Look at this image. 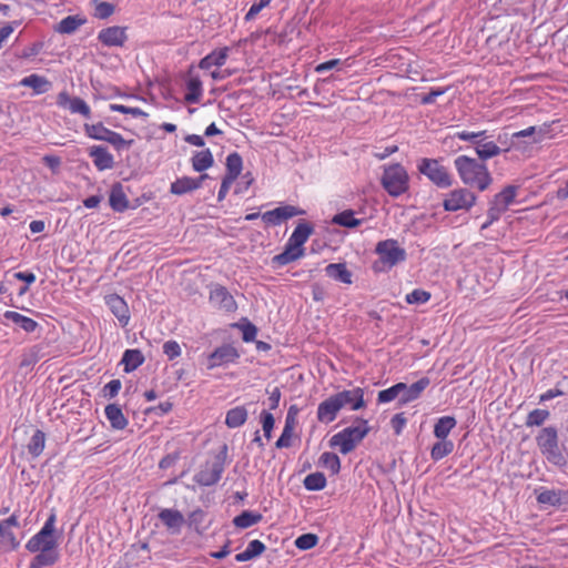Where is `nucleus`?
Wrapping results in <instances>:
<instances>
[{"instance_id": "nucleus-32", "label": "nucleus", "mask_w": 568, "mask_h": 568, "mask_svg": "<svg viewBox=\"0 0 568 568\" xmlns=\"http://www.w3.org/2000/svg\"><path fill=\"white\" fill-rule=\"evenodd\" d=\"M487 138L480 139L479 144L475 148L476 154L478 155V160L484 162L488 159L497 156L501 153L500 146L496 142L489 141L486 142Z\"/></svg>"}, {"instance_id": "nucleus-57", "label": "nucleus", "mask_w": 568, "mask_h": 568, "mask_svg": "<svg viewBox=\"0 0 568 568\" xmlns=\"http://www.w3.org/2000/svg\"><path fill=\"white\" fill-rule=\"evenodd\" d=\"M236 326L242 329V338L244 342L250 343L255 339L257 327L253 323L246 321L244 324H236Z\"/></svg>"}, {"instance_id": "nucleus-45", "label": "nucleus", "mask_w": 568, "mask_h": 568, "mask_svg": "<svg viewBox=\"0 0 568 568\" xmlns=\"http://www.w3.org/2000/svg\"><path fill=\"white\" fill-rule=\"evenodd\" d=\"M303 484L310 491L322 490L326 486V477L321 471L312 473L304 478Z\"/></svg>"}, {"instance_id": "nucleus-6", "label": "nucleus", "mask_w": 568, "mask_h": 568, "mask_svg": "<svg viewBox=\"0 0 568 568\" xmlns=\"http://www.w3.org/2000/svg\"><path fill=\"white\" fill-rule=\"evenodd\" d=\"M55 518V514L51 513L42 528L33 537L29 539V541L26 545V548L30 552H38L39 550H42L43 548L47 547L57 548L58 538L54 535Z\"/></svg>"}, {"instance_id": "nucleus-29", "label": "nucleus", "mask_w": 568, "mask_h": 568, "mask_svg": "<svg viewBox=\"0 0 568 568\" xmlns=\"http://www.w3.org/2000/svg\"><path fill=\"white\" fill-rule=\"evenodd\" d=\"M20 84L33 89L36 94L48 92L52 85L47 78L39 74H30L23 78Z\"/></svg>"}, {"instance_id": "nucleus-61", "label": "nucleus", "mask_w": 568, "mask_h": 568, "mask_svg": "<svg viewBox=\"0 0 568 568\" xmlns=\"http://www.w3.org/2000/svg\"><path fill=\"white\" fill-rule=\"evenodd\" d=\"M292 436H293V430L288 429V427L287 428H283L282 435L280 436V438L275 443V447L278 448V449L291 447V445H292Z\"/></svg>"}, {"instance_id": "nucleus-5", "label": "nucleus", "mask_w": 568, "mask_h": 568, "mask_svg": "<svg viewBox=\"0 0 568 568\" xmlns=\"http://www.w3.org/2000/svg\"><path fill=\"white\" fill-rule=\"evenodd\" d=\"M382 185L390 196L397 197L408 190V174L400 164L384 170Z\"/></svg>"}, {"instance_id": "nucleus-27", "label": "nucleus", "mask_w": 568, "mask_h": 568, "mask_svg": "<svg viewBox=\"0 0 568 568\" xmlns=\"http://www.w3.org/2000/svg\"><path fill=\"white\" fill-rule=\"evenodd\" d=\"M325 274L344 284L353 283V273L347 268L345 263H331L325 267Z\"/></svg>"}, {"instance_id": "nucleus-35", "label": "nucleus", "mask_w": 568, "mask_h": 568, "mask_svg": "<svg viewBox=\"0 0 568 568\" xmlns=\"http://www.w3.org/2000/svg\"><path fill=\"white\" fill-rule=\"evenodd\" d=\"M121 363L124 364V372L130 373L144 363V356L140 349H126Z\"/></svg>"}, {"instance_id": "nucleus-18", "label": "nucleus", "mask_w": 568, "mask_h": 568, "mask_svg": "<svg viewBox=\"0 0 568 568\" xmlns=\"http://www.w3.org/2000/svg\"><path fill=\"white\" fill-rule=\"evenodd\" d=\"M537 493V501L540 505H548L551 507H560L568 503V491L556 489H542Z\"/></svg>"}, {"instance_id": "nucleus-22", "label": "nucleus", "mask_w": 568, "mask_h": 568, "mask_svg": "<svg viewBox=\"0 0 568 568\" xmlns=\"http://www.w3.org/2000/svg\"><path fill=\"white\" fill-rule=\"evenodd\" d=\"M305 248H296L290 243H286L284 251L272 257L271 264L273 267H281L287 265L298 258L303 257Z\"/></svg>"}, {"instance_id": "nucleus-3", "label": "nucleus", "mask_w": 568, "mask_h": 568, "mask_svg": "<svg viewBox=\"0 0 568 568\" xmlns=\"http://www.w3.org/2000/svg\"><path fill=\"white\" fill-rule=\"evenodd\" d=\"M536 443L550 464L559 467L567 464V458L559 448L558 430L555 426L544 427L537 435Z\"/></svg>"}, {"instance_id": "nucleus-23", "label": "nucleus", "mask_w": 568, "mask_h": 568, "mask_svg": "<svg viewBox=\"0 0 568 568\" xmlns=\"http://www.w3.org/2000/svg\"><path fill=\"white\" fill-rule=\"evenodd\" d=\"M314 233L313 224L301 221L294 229L291 234L287 243L292 244L296 248H304V244L307 242L308 237Z\"/></svg>"}, {"instance_id": "nucleus-51", "label": "nucleus", "mask_w": 568, "mask_h": 568, "mask_svg": "<svg viewBox=\"0 0 568 568\" xmlns=\"http://www.w3.org/2000/svg\"><path fill=\"white\" fill-rule=\"evenodd\" d=\"M546 133V129L536 126H529L525 130L518 131L513 133V138H526V136H532V142H540L542 136Z\"/></svg>"}, {"instance_id": "nucleus-2", "label": "nucleus", "mask_w": 568, "mask_h": 568, "mask_svg": "<svg viewBox=\"0 0 568 568\" xmlns=\"http://www.w3.org/2000/svg\"><path fill=\"white\" fill-rule=\"evenodd\" d=\"M355 422L359 425L346 427L329 439V446L338 447L343 455L353 452L371 430L366 419L357 417Z\"/></svg>"}, {"instance_id": "nucleus-59", "label": "nucleus", "mask_w": 568, "mask_h": 568, "mask_svg": "<svg viewBox=\"0 0 568 568\" xmlns=\"http://www.w3.org/2000/svg\"><path fill=\"white\" fill-rule=\"evenodd\" d=\"M121 381L120 379H112L110 381L108 384L104 385L103 387V395L104 397H108V398H114L120 389H121Z\"/></svg>"}, {"instance_id": "nucleus-48", "label": "nucleus", "mask_w": 568, "mask_h": 568, "mask_svg": "<svg viewBox=\"0 0 568 568\" xmlns=\"http://www.w3.org/2000/svg\"><path fill=\"white\" fill-rule=\"evenodd\" d=\"M549 416L550 413L547 409H534L527 415L525 425L527 427L541 426L549 418Z\"/></svg>"}, {"instance_id": "nucleus-36", "label": "nucleus", "mask_w": 568, "mask_h": 568, "mask_svg": "<svg viewBox=\"0 0 568 568\" xmlns=\"http://www.w3.org/2000/svg\"><path fill=\"white\" fill-rule=\"evenodd\" d=\"M187 92L184 95L186 103H199L202 97V81L199 77H190L186 81Z\"/></svg>"}, {"instance_id": "nucleus-19", "label": "nucleus", "mask_w": 568, "mask_h": 568, "mask_svg": "<svg viewBox=\"0 0 568 568\" xmlns=\"http://www.w3.org/2000/svg\"><path fill=\"white\" fill-rule=\"evenodd\" d=\"M89 155L92 158L95 168L99 171L110 170L114 166L113 155L105 146L93 145L89 150Z\"/></svg>"}, {"instance_id": "nucleus-43", "label": "nucleus", "mask_w": 568, "mask_h": 568, "mask_svg": "<svg viewBox=\"0 0 568 568\" xmlns=\"http://www.w3.org/2000/svg\"><path fill=\"white\" fill-rule=\"evenodd\" d=\"M263 516L260 513H253L251 510H244L240 515L235 516L233 524L235 527L245 529L262 520Z\"/></svg>"}, {"instance_id": "nucleus-44", "label": "nucleus", "mask_w": 568, "mask_h": 568, "mask_svg": "<svg viewBox=\"0 0 568 568\" xmlns=\"http://www.w3.org/2000/svg\"><path fill=\"white\" fill-rule=\"evenodd\" d=\"M44 446H45V434L42 430L37 429L27 446L28 453L32 457H38L42 454Z\"/></svg>"}, {"instance_id": "nucleus-38", "label": "nucleus", "mask_w": 568, "mask_h": 568, "mask_svg": "<svg viewBox=\"0 0 568 568\" xmlns=\"http://www.w3.org/2000/svg\"><path fill=\"white\" fill-rule=\"evenodd\" d=\"M85 21L87 20L84 18H81L80 16H68L58 23L54 30L62 34H71L79 27L84 24Z\"/></svg>"}, {"instance_id": "nucleus-62", "label": "nucleus", "mask_w": 568, "mask_h": 568, "mask_svg": "<svg viewBox=\"0 0 568 568\" xmlns=\"http://www.w3.org/2000/svg\"><path fill=\"white\" fill-rule=\"evenodd\" d=\"M407 423L404 413L395 414L390 419L392 428L394 429L396 435H399Z\"/></svg>"}, {"instance_id": "nucleus-31", "label": "nucleus", "mask_w": 568, "mask_h": 568, "mask_svg": "<svg viewBox=\"0 0 568 568\" xmlns=\"http://www.w3.org/2000/svg\"><path fill=\"white\" fill-rule=\"evenodd\" d=\"M3 317L19 325L27 333L34 332L39 326V324L34 320L27 317L14 311H7L3 314Z\"/></svg>"}, {"instance_id": "nucleus-64", "label": "nucleus", "mask_w": 568, "mask_h": 568, "mask_svg": "<svg viewBox=\"0 0 568 568\" xmlns=\"http://www.w3.org/2000/svg\"><path fill=\"white\" fill-rule=\"evenodd\" d=\"M134 143V140H125L123 139V136L119 133L116 135V138L111 141V145L116 150V151H121V150H128L132 146V144Z\"/></svg>"}, {"instance_id": "nucleus-56", "label": "nucleus", "mask_w": 568, "mask_h": 568, "mask_svg": "<svg viewBox=\"0 0 568 568\" xmlns=\"http://www.w3.org/2000/svg\"><path fill=\"white\" fill-rule=\"evenodd\" d=\"M114 6L110 2L101 1L95 4L94 17L98 19H108L114 13Z\"/></svg>"}, {"instance_id": "nucleus-41", "label": "nucleus", "mask_w": 568, "mask_h": 568, "mask_svg": "<svg viewBox=\"0 0 568 568\" xmlns=\"http://www.w3.org/2000/svg\"><path fill=\"white\" fill-rule=\"evenodd\" d=\"M457 422L453 416H443L437 419L434 425V436L437 439L447 438L450 430L456 426Z\"/></svg>"}, {"instance_id": "nucleus-24", "label": "nucleus", "mask_w": 568, "mask_h": 568, "mask_svg": "<svg viewBox=\"0 0 568 568\" xmlns=\"http://www.w3.org/2000/svg\"><path fill=\"white\" fill-rule=\"evenodd\" d=\"M430 381L428 377H422L417 382L413 383L410 386L406 385V388L402 390L399 403L407 404L417 399L422 393L428 387Z\"/></svg>"}, {"instance_id": "nucleus-47", "label": "nucleus", "mask_w": 568, "mask_h": 568, "mask_svg": "<svg viewBox=\"0 0 568 568\" xmlns=\"http://www.w3.org/2000/svg\"><path fill=\"white\" fill-rule=\"evenodd\" d=\"M406 388L405 383H397L389 388L383 389L378 393L379 403H389L402 394V390Z\"/></svg>"}, {"instance_id": "nucleus-28", "label": "nucleus", "mask_w": 568, "mask_h": 568, "mask_svg": "<svg viewBox=\"0 0 568 568\" xmlns=\"http://www.w3.org/2000/svg\"><path fill=\"white\" fill-rule=\"evenodd\" d=\"M104 413L113 429L122 430L128 426L129 422L118 404L106 405Z\"/></svg>"}, {"instance_id": "nucleus-46", "label": "nucleus", "mask_w": 568, "mask_h": 568, "mask_svg": "<svg viewBox=\"0 0 568 568\" xmlns=\"http://www.w3.org/2000/svg\"><path fill=\"white\" fill-rule=\"evenodd\" d=\"M320 465L329 469L333 475H337L341 470V459L335 453H323L320 457Z\"/></svg>"}, {"instance_id": "nucleus-4", "label": "nucleus", "mask_w": 568, "mask_h": 568, "mask_svg": "<svg viewBox=\"0 0 568 568\" xmlns=\"http://www.w3.org/2000/svg\"><path fill=\"white\" fill-rule=\"evenodd\" d=\"M227 446L224 444L214 456L212 463H206L194 476V481L200 486H213L219 483L225 469Z\"/></svg>"}, {"instance_id": "nucleus-55", "label": "nucleus", "mask_w": 568, "mask_h": 568, "mask_svg": "<svg viewBox=\"0 0 568 568\" xmlns=\"http://www.w3.org/2000/svg\"><path fill=\"white\" fill-rule=\"evenodd\" d=\"M110 110L114 111V112H120L123 114H130L132 116L148 118V115H149L146 112H144L140 108H132V106H126L123 104H110Z\"/></svg>"}, {"instance_id": "nucleus-17", "label": "nucleus", "mask_w": 568, "mask_h": 568, "mask_svg": "<svg viewBox=\"0 0 568 568\" xmlns=\"http://www.w3.org/2000/svg\"><path fill=\"white\" fill-rule=\"evenodd\" d=\"M98 39L106 47H122L128 37L125 33V28L113 26L102 29L98 34Z\"/></svg>"}, {"instance_id": "nucleus-10", "label": "nucleus", "mask_w": 568, "mask_h": 568, "mask_svg": "<svg viewBox=\"0 0 568 568\" xmlns=\"http://www.w3.org/2000/svg\"><path fill=\"white\" fill-rule=\"evenodd\" d=\"M517 190L518 186L516 185H507L493 197L489 203L493 220H499L500 215L508 210L515 201Z\"/></svg>"}, {"instance_id": "nucleus-39", "label": "nucleus", "mask_w": 568, "mask_h": 568, "mask_svg": "<svg viewBox=\"0 0 568 568\" xmlns=\"http://www.w3.org/2000/svg\"><path fill=\"white\" fill-rule=\"evenodd\" d=\"M363 220L356 219L353 210H345L341 213H337L333 216L332 223L347 227L355 229L362 224Z\"/></svg>"}, {"instance_id": "nucleus-14", "label": "nucleus", "mask_w": 568, "mask_h": 568, "mask_svg": "<svg viewBox=\"0 0 568 568\" xmlns=\"http://www.w3.org/2000/svg\"><path fill=\"white\" fill-rule=\"evenodd\" d=\"M158 518L171 535H179L185 524L183 514L178 509L164 508L158 514Z\"/></svg>"}, {"instance_id": "nucleus-25", "label": "nucleus", "mask_w": 568, "mask_h": 568, "mask_svg": "<svg viewBox=\"0 0 568 568\" xmlns=\"http://www.w3.org/2000/svg\"><path fill=\"white\" fill-rule=\"evenodd\" d=\"M109 203L113 211L120 213L126 211L130 207L129 200L120 182H116L112 185L109 196Z\"/></svg>"}, {"instance_id": "nucleus-26", "label": "nucleus", "mask_w": 568, "mask_h": 568, "mask_svg": "<svg viewBox=\"0 0 568 568\" xmlns=\"http://www.w3.org/2000/svg\"><path fill=\"white\" fill-rule=\"evenodd\" d=\"M59 560V552L57 548H43L32 558L30 568H43L53 566Z\"/></svg>"}, {"instance_id": "nucleus-9", "label": "nucleus", "mask_w": 568, "mask_h": 568, "mask_svg": "<svg viewBox=\"0 0 568 568\" xmlns=\"http://www.w3.org/2000/svg\"><path fill=\"white\" fill-rule=\"evenodd\" d=\"M477 196L468 189H455L450 191L443 202L444 210L456 212L459 210L469 211L476 203Z\"/></svg>"}, {"instance_id": "nucleus-33", "label": "nucleus", "mask_w": 568, "mask_h": 568, "mask_svg": "<svg viewBox=\"0 0 568 568\" xmlns=\"http://www.w3.org/2000/svg\"><path fill=\"white\" fill-rule=\"evenodd\" d=\"M192 168L196 172H204L214 163V158L210 149L195 152L191 159Z\"/></svg>"}, {"instance_id": "nucleus-60", "label": "nucleus", "mask_w": 568, "mask_h": 568, "mask_svg": "<svg viewBox=\"0 0 568 568\" xmlns=\"http://www.w3.org/2000/svg\"><path fill=\"white\" fill-rule=\"evenodd\" d=\"M265 549H266V547H265V545L261 540L254 539V540L248 542V545H247L245 550L254 559V558L261 556L265 551Z\"/></svg>"}, {"instance_id": "nucleus-54", "label": "nucleus", "mask_w": 568, "mask_h": 568, "mask_svg": "<svg viewBox=\"0 0 568 568\" xmlns=\"http://www.w3.org/2000/svg\"><path fill=\"white\" fill-rule=\"evenodd\" d=\"M429 298L430 293L420 288H416L413 292L408 293L405 300L408 304H424L428 302Z\"/></svg>"}, {"instance_id": "nucleus-50", "label": "nucleus", "mask_w": 568, "mask_h": 568, "mask_svg": "<svg viewBox=\"0 0 568 568\" xmlns=\"http://www.w3.org/2000/svg\"><path fill=\"white\" fill-rule=\"evenodd\" d=\"M318 542V537L315 534H303L295 539L296 548L301 550H308L315 547Z\"/></svg>"}, {"instance_id": "nucleus-16", "label": "nucleus", "mask_w": 568, "mask_h": 568, "mask_svg": "<svg viewBox=\"0 0 568 568\" xmlns=\"http://www.w3.org/2000/svg\"><path fill=\"white\" fill-rule=\"evenodd\" d=\"M105 303L120 325L125 327L130 322V311L126 302L118 294H110L105 296Z\"/></svg>"}, {"instance_id": "nucleus-49", "label": "nucleus", "mask_w": 568, "mask_h": 568, "mask_svg": "<svg viewBox=\"0 0 568 568\" xmlns=\"http://www.w3.org/2000/svg\"><path fill=\"white\" fill-rule=\"evenodd\" d=\"M85 134L94 140L103 141L105 133H108L109 129L103 125L102 122H98L95 124H84Z\"/></svg>"}, {"instance_id": "nucleus-12", "label": "nucleus", "mask_w": 568, "mask_h": 568, "mask_svg": "<svg viewBox=\"0 0 568 568\" xmlns=\"http://www.w3.org/2000/svg\"><path fill=\"white\" fill-rule=\"evenodd\" d=\"M303 214H305L304 210L286 204L277 206L274 210L266 211L261 216L266 224L280 225L285 220Z\"/></svg>"}, {"instance_id": "nucleus-34", "label": "nucleus", "mask_w": 568, "mask_h": 568, "mask_svg": "<svg viewBox=\"0 0 568 568\" xmlns=\"http://www.w3.org/2000/svg\"><path fill=\"white\" fill-rule=\"evenodd\" d=\"M247 409L244 406H236L226 412L225 424L229 428H237L247 420Z\"/></svg>"}, {"instance_id": "nucleus-40", "label": "nucleus", "mask_w": 568, "mask_h": 568, "mask_svg": "<svg viewBox=\"0 0 568 568\" xmlns=\"http://www.w3.org/2000/svg\"><path fill=\"white\" fill-rule=\"evenodd\" d=\"M226 174L224 176L236 180L243 169L242 156L237 152H232L226 156Z\"/></svg>"}, {"instance_id": "nucleus-8", "label": "nucleus", "mask_w": 568, "mask_h": 568, "mask_svg": "<svg viewBox=\"0 0 568 568\" xmlns=\"http://www.w3.org/2000/svg\"><path fill=\"white\" fill-rule=\"evenodd\" d=\"M375 252L379 255V262L388 268L404 262L407 257L406 251L393 239L378 242Z\"/></svg>"}, {"instance_id": "nucleus-20", "label": "nucleus", "mask_w": 568, "mask_h": 568, "mask_svg": "<svg viewBox=\"0 0 568 568\" xmlns=\"http://www.w3.org/2000/svg\"><path fill=\"white\" fill-rule=\"evenodd\" d=\"M210 300L226 312H233L236 310V302L234 297L224 286H215L210 293Z\"/></svg>"}, {"instance_id": "nucleus-63", "label": "nucleus", "mask_w": 568, "mask_h": 568, "mask_svg": "<svg viewBox=\"0 0 568 568\" xmlns=\"http://www.w3.org/2000/svg\"><path fill=\"white\" fill-rule=\"evenodd\" d=\"M173 404L169 400L160 403L158 406L150 407L145 410L146 414L154 413L163 416L172 410Z\"/></svg>"}, {"instance_id": "nucleus-1", "label": "nucleus", "mask_w": 568, "mask_h": 568, "mask_svg": "<svg viewBox=\"0 0 568 568\" xmlns=\"http://www.w3.org/2000/svg\"><path fill=\"white\" fill-rule=\"evenodd\" d=\"M454 164L466 185L485 191L493 182L486 164L477 159L459 155L455 159Z\"/></svg>"}, {"instance_id": "nucleus-7", "label": "nucleus", "mask_w": 568, "mask_h": 568, "mask_svg": "<svg viewBox=\"0 0 568 568\" xmlns=\"http://www.w3.org/2000/svg\"><path fill=\"white\" fill-rule=\"evenodd\" d=\"M417 168L438 187H449L453 183L447 169L436 159L424 158L419 161Z\"/></svg>"}, {"instance_id": "nucleus-37", "label": "nucleus", "mask_w": 568, "mask_h": 568, "mask_svg": "<svg viewBox=\"0 0 568 568\" xmlns=\"http://www.w3.org/2000/svg\"><path fill=\"white\" fill-rule=\"evenodd\" d=\"M197 190V183L193 182V178L182 176L171 183L170 192L174 195H184Z\"/></svg>"}, {"instance_id": "nucleus-42", "label": "nucleus", "mask_w": 568, "mask_h": 568, "mask_svg": "<svg viewBox=\"0 0 568 568\" xmlns=\"http://www.w3.org/2000/svg\"><path fill=\"white\" fill-rule=\"evenodd\" d=\"M454 447L455 445L452 440L447 438L438 439V442H436L432 447L430 457L434 462H438L452 454Z\"/></svg>"}, {"instance_id": "nucleus-13", "label": "nucleus", "mask_w": 568, "mask_h": 568, "mask_svg": "<svg viewBox=\"0 0 568 568\" xmlns=\"http://www.w3.org/2000/svg\"><path fill=\"white\" fill-rule=\"evenodd\" d=\"M240 357L237 349L230 345L224 344L217 347L213 353L209 356L207 368L212 369L216 366H222L229 363L235 362Z\"/></svg>"}, {"instance_id": "nucleus-30", "label": "nucleus", "mask_w": 568, "mask_h": 568, "mask_svg": "<svg viewBox=\"0 0 568 568\" xmlns=\"http://www.w3.org/2000/svg\"><path fill=\"white\" fill-rule=\"evenodd\" d=\"M229 55V48H222L220 50H214L210 54L205 55L201 59L199 67L203 70H209L211 67H222Z\"/></svg>"}, {"instance_id": "nucleus-53", "label": "nucleus", "mask_w": 568, "mask_h": 568, "mask_svg": "<svg viewBox=\"0 0 568 568\" xmlns=\"http://www.w3.org/2000/svg\"><path fill=\"white\" fill-rule=\"evenodd\" d=\"M455 138L463 140V141H469L476 146L479 144L480 139L487 138L486 131H478V132H470V131H460L456 132L454 134Z\"/></svg>"}, {"instance_id": "nucleus-15", "label": "nucleus", "mask_w": 568, "mask_h": 568, "mask_svg": "<svg viewBox=\"0 0 568 568\" xmlns=\"http://www.w3.org/2000/svg\"><path fill=\"white\" fill-rule=\"evenodd\" d=\"M341 408L349 406L353 410L365 407L364 390L356 387L351 390H342L333 395Z\"/></svg>"}, {"instance_id": "nucleus-11", "label": "nucleus", "mask_w": 568, "mask_h": 568, "mask_svg": "<svg viewBox=\"0 0 568 568\" xmlns=\"http://www.w3.org/2000/svg\"><path fill=\"white\" fill-rule=\"evenodd\" d=\"M57 104L73 114L82 115L84 119H90L92 115L90 106L83 99L71 97L67 91H62L58 94Z\"/></svg>"}, {"instance_id": "nucleus-52", "label": "nucleus", "mask_w": 568, "mask_h": 568, "mask_svg": "<svg viewBox=\"0 0 568 568\" xmlns=\"http://www.w3.org/2000/svg\"><path fill=\"white\" fill-rule=\"evenodd\" d=\"M260 419H261L262 428L264 432V436L267 439H270L272 436V430L274 428L275 418L272 413H270L267 410H262V413L260 415Z\"/></svg>"}, {"instance_id": "nucleus-58", "label": "nucleus", "mask_w": 568, "mask_h": 568, "mask_svg": "<svg viewBox=\"0 0 568 568\" xmlns=\"http://www.w3.org/2000/svg\"><path fill=\"white\" fill-rule=\"evenodd\" d=\"M163 353L169 359H174L181 355V347L175 341H168L163 344Z\"/></svg>"}, {"instance_id": "nucleus-21", "label": "nucleus", "mask_w": 568, "mask_h": 568, "mask_svg": "<svg viewBox=\"0 0 568 568\" xmlns=\"http://www.w3.org/2000/svg\"><path fill=\"white\" fill-rule=\"evenodd\" d=\"M341 409L339 403H337L332 395L320 403L317 407V420L320 423L329 424L336 418Z\"/></svg>"}]
</instances>
